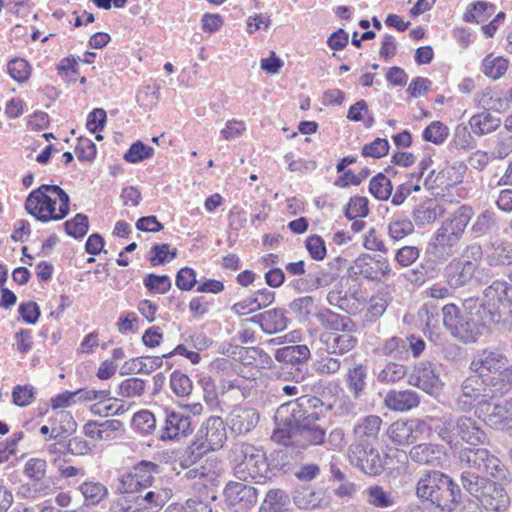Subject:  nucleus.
<instances>
[{
    "label": "nucleus",
    "mask_w": 512,
    "mask_h": 512,
    "mask_svg": "<svg viewBox=\"0 0 512 512\" xmlns=\"http://www.w3.org/2000/svg\"><path fill=\"white\" fill-rule=\"evenodd\" d=\"M25 209L40 222L59 221L70 212V197L58 185L43 184L28 195Z\"/></svg>",
    "instance_id": "nucleus-4"
},
{
    "label": "nucleus",
    "mask_w": 512,
    "mask_h": 512,
    "mask_svg": "<svg viewBox=\"0 0 512 512\" xmlns=\"http://www.w3.org/2000/svg\"><path fill=\"white\" fill-rule=\"evenodd\" d=\"M420 403L417 392L413 390H391L387 392L384 398L385 406L392 411L406 412Z\"/></svg>",
    "instance_id": "nucleus-27"
},
{
    "label": "nucleus",
    "mask_w": 512,
    "mask_h": 512,
    "mask_svg": "<svg viewBox=\"0 0 512 512\" xmlns=\"http://www.w3.org/2000/svg\"><path fill=\"white\" fill-rule=\"evenodd\" d=\"M476 264L470 260L452 259L444 268L443 277L452 289L467 285L474 277Z\"/></svg>",
    "instance_id": "nucleus-17"
},
{
    "label": "nucleus",
    "mask_w": 512,
    "mask_h": 512,
    "mask_svg": "<svg viewBox=\"0 0 512 512\" xmlns=\"http://www.w3.org/2000/svg\"><path fill=\"white\" fill-rule=\"evenodd\" d=\"M474 215L473 208L462 205L444 220L433 233L426 254L437 263H444L458 250L465 229Z\"/></svg>",
    "instance_id": "nucleus-2"
},
{
    "label": "nucleus",
    "mask_w": 512,
    "mask_h": 512,
    "mask_svg": "<svg viewBox=\"0 0 512 512\" xmlns=\"http://www.w3.org/2000/svg\"><path fill=\"white\" fill-rule=\"evenodd\" d=\"M145 391V381L141 378L131 377L122 381L118 394L126 398L140 397Z\"/></svg>",
    "instance_id": "nucleus-57"
},
{
    "label": "nucleus",
    "mask_w": 512,
    "mask_h": 512,
    "mask_svg": "<svg viewBox=\"0 0 512 512\" xmlns=\"http://www.w3.org/2000/svg\"><path fill=\"white\" fill-rule=\"evenodd\" d=\"M466 316L461 318L455 337L470 343L486 334L493 326L491 311L484 307L480 298L470 297L463 303Z\"/></svg>",
    "instance_id": "nucleus-6"
},
{
    "label": "nucleus",
    "mask_w": 512,
    "mask_h": 512,
    "mask_svg": "<svg viewBox=\"0 0 512 512\" xmlns=\"http://www.w3.org/2000/svg\"><path fill=\"white\" fill-rule=\"evenodd\" d=\"M163 365L162 356L136 357L126 361L121 369V375L151 374Z\"/></svg>",
    "instance_id": "nucleus-29"
},
{
    "label": "nucleus",
    "mask_w": 512,
    "mask_h": 512,
    "mask_svg": "<svg viewBox=\"0 0 512 512\" xmlns=\"http://www.w3.org/2000/svg\"><path fill=\"white\" fill-rule=\"evenodd\" d=\"M480 300L487 310L501 309L512 301V286L504 280H495L484 289Z\"/></svg>",
    "instance_id": "nucleus-21"
},
{
    "label": "nucleus",
    "mask_w": 512,
    "mask_h": 512,
    "mask_svg": "<svg viewBox=\"0 0 512 512\" xmlns=\"http://www.w3.org/2000/svg\"><path fill=\"white\" fill-rule=\"evenodd\" d=\"M9 75L17 82H25L30 76V66L22 58H14L7 65Z\"/></svg>",
    "instance_id": "nucleus-64"
},
{
    "label": "nucleus",
    "mask_w": 512,
    "mask_h": 512,
    "mask_svg": "<svg viewBox=\"0 0 512 512\" xmlns=\"http://www.w3.org/2000/svg\"><path fill=\"white\" fill-rule=\"evenodd\" d=\"M379 350L383 356L403 359L408 356L407 340L392 336L383 341Z\"/></svg>",
    "instance_id": "nucleus-46"
},
{
    "label": "nucleus",
    "mask_w": 512,
    "mask_h": 512,
    "mask_svg": "<svg viewBox=\"0 0 512 512\" xmlns=\"http://www.w3.org/2000/svg\"><path fill=\"white\" fill-rule=\"evenodd\" d=\"M170 387L176 396L186 397L191 394L193 384L186 374L175 370L170 376Z\"/></svg>",
    "instance_id": "nucleus-54"
},
{
    "label": "nucleus",
    "mask_w": 512,
    "mask_h": 512,
    "mask_svg": "<svg viewBox=\"0 0 512 512\" xmlns=\"http://www.w3.org/2000/svg\"><path fill=\"white\" fill-rule=\"evenodd\" d=\"M147 290L152 293L164 294L171 288V281L167 275L147 274L143 280Z\"/></svg>",
    "instance_id": "nucleus-61"
},
{
    "label": "nucleus",
    "mask_w": 512,
    "mask_h": 512,
    "mask_svg": "<svg viewBox=\"0 0 512 512\" xmlns=\"http://www.w3.org/2000/svg\"><path fill=\"white\" fill-rule=\"evenodd\" d=\"M338 275L329 269H321L315 273H308V284L313 290H318L330 286Z\"/></svg>",
    "instance_id": "nucleus-63"
},
{
    "label": "nucleus",
    "mask_w": 512,
    "mask_h": 512,
    "mask_svg": "<svg viewBox=\"0 0 512 512\" xmlns=\"http://www.w3.org/2000/svg\"><path fill=\"white\" fill-rule=\"evenodd\" d=\"M263 450L255 447L252 444L246 442H237L233 445L230 451V459L235 465L245 464L249 460H252L257 453H262Z\"/></svg>",
    "instance_id": "nucleus-50"
},
{
    "label": "nucleus",
    "mask_w": 512,
    "mask_h": 512,
    "mask_svg": "<svg viewBox=\"0 0 512 512\" xmlns=\"http://www.w3.org/2000/svg\"><path fill=\"white\" fill-rule=\"evenodd\" d=\"M408 383L431 395L438 392L443 385L437 366L429 361H421L415 365L408 376Z\"/></svg>",
    "instance_id": "nucleus-12"
},
{
    "label": "nucleus",
    "mask_w": 512,
    "mask_h": 512,
    "mask_svg": "<svg viewBox=\"0 0 512 512\" xmlns=\"http://www.w3.org/2000/svg\"><path fill=\"white\" fill-rule=\"evenodd\" d=\"M172 496V490L170 488H163L152 485L151 488L145 490L137 496H134L133 500L136 501L137 505L148 512H158L163 508L167 501Z\"/></svg>",
    "instance_id": "nucleus-24"
},
{
    "label": "nucleus",
    "mask_w": 512,
    "mask_h": 512,
    "mask_svg": "<svg viewBox=\"0 0 512 512\" xmlns=\"http://www.w3.org/2000/svg\"><path fill=\"white\" fill-rule=\"evenodd\" d=\"M373 374L381 384L395 383L408 375V368L400 362L388 361L383 367L375 368Z\"/></svg>",
    "instance_id": "nucleus-33"
},
{
    "label": "nucleus",
    "mask_w": 512,
    "mask_h": 512,
    "mask_svg": "<svg viewBox=\"0 0 512 512\" xmlns=\"http://www.w3.org/2000/svg\"><path fill=\"white\" fill-rule=\"evenodd\" d=\"M323 401L312 395H303L295 401L280 405L274 415L276 428L272 439L280 444H298L302 448L322 445L326 428L319 423Z\"/></svg>",
    "instance_id": "nucleus-1"
},
{
    "label": "nucleus",
    "mask_w": 512,
    "mask_h": 512,
    "mask_svg": "<svg viewBox=\"0 0 512 512\" xmlns=\"http://www.w3.org/2000/svg\"><path fill=\"white\" fill-rule=\"evenodd\" d=\"M434 432V416L423 419L398 420L387 430L389 439L396 445L406 446L416 443L422 437H430Z\"/></svg>",
    "instance_id": "nucleus-8"
},
{
    "label": "nucleus",
    "mask_w": 512,
    "mask_h": 512,
    "mask_svg": "<svg viewBox=\"0 0 512 512\" xmlns=\"http://www.w3.org/2000/svg\"><path fill=\"white\" fill-rule=\"evenodd\" d=\"M479 418H482L488 426L496 430L508 431L512 429L508 401L495 405L487 403L486 406L480 408Z\"/></svg>",
    "instance_id": "nucleus-22"
},
{
    "label": "nucleus",
    "mask_w": 512,
    "mask_h": 512,
    "mask_svg": "<svg viewBox=\"0 0 512 512\" xmlns=\"http://www.w3.org/2000/svg\"><path fill=\"white\" fill-rule=\"evenodd\" d=\"M350 332L329 334L325 340L327 352L342 355L351 351L356 346L357 339Z\"/></svg>",
    "instance_id": "nucleus-34"
},
{
    "label": "nucleus",
    "mask_w": 512,
    "mask_h": 512,
    "mask_svg": "<svg viewBox=\"0 0 512 512\" xmlns=\"http://www.w3.org/2000/svg\"><path fill=\"white\" fill-rule=\"evenodd\" d=\"M191 416L182 410L165 409L160 439L163 441L185 437L192 432Z\"/></svg>",
    "instance_id": "nucleus-13"
},
{
    "label": "nucleus",
    "mask_w": 512,
    "mask_h": 512,
    "mask_svg": "<svg viewBox=\"0 0 512 512\" xmlns=\"http://www.w3.org/2000/svg\"><path fill=\"white\" fill-rule=\"evenodd\" d=\"M500 123V118L492 115L488 111L473 115L469 120L472 132L478 136H483L495 131L500 126Z\"/></svg>",
    "instance_id": "nucleus-36"
},
{
    "label": "nucleus",
    "mask_w": 512,
    "mask_h": 512,
    "mask_svg": "<svg viewBox=\"0 0 512 512\" xmlns=\"http://www.w3.org/2000/svg\"><path fill=\"white\" fill-rule=\"evenodd\" d=\"M225 502L233 512H248L258 500V491L243 482H229L224 488Z\"/></svg>",
    "instance_id": "nucleus-11"
},
{
    "label": "nucleus",
    "mask_w": 512,
    "mask_h": 512,
    "mask_svg": "<svg viewBox=\"0 0 512 512\" xmlns=\"http://www.w3.org/2000/svg\"><path fill=\"white\" fill-rule=\"evenodd\" d=\"M199 436L204 441L200 444L204 452L215 451L223 447L227 440L224 420L219 416L209 417L201 426Z\"/></svg>",
    "instance_id": "nucleus-15"
},
{
    "label": "nucleus",
    "mask_w": 512,
    "mask_h": 512,
    "mask_svg": "<svg viewBox=\"0 0 512 512\" xmlns=\"http://www.w3.org/2000/svg\"><path fill=\"white\" fill-rule=\"evenodd\" d=\"M265 323L264 333L274 334L285 330L288 326V318L286 317L285 310L281 308H274L264 312Z\"/></svg>",
    "instance_id": "nucleus-44"
},
{
    "label": "nucleus",
    "mask_w": 512,
    "mask_h": 512,
    "mask_svg": "<svg viewBox=\"0 0 512 512\" xmlns=\"http://www.w3.org/2000/svg\"><path fill=\"white\" fill-rule=\"evenodd\" d=\"M388 235L393 241H400L411 235L414 230L413 222L406 216L395 215L388 223Z\"/></svg>",
    "instance_id": "nucleus-39"
},
{
    "label": "nucleus",
    "mask_w": 512,
    "mask_h": 512,
    "mask_svg": "<svg viewBox=\"0 0 512 512\" xmlns=\"http://www.w3.org/2000/svg\"><path fill=\"white\" fill-rule=\"evenodd\" d=\"M369 191L375 198L387 200L392 194L391 181L383 173H378L370 180Z\"/></svg>",
    "instance_id": "nucleus-51"
},
{
    "label": "nucleus",
    "mask_w": 512,
    "mask_h": 512,
    "mask_svg": "<svg viewBox=\"0 0 512 512\" xmlns=\"http://www.w3.org/2000/svg\"><path fill=\"white\" fill-rule=\"evenodd\" d=\"M466 169L467 165L463 162L447 165L438 172L431 169L427 173L423 185L427 190L454 186L462 182Z\"/></svg>",
    "instance_id": "nucleus-14"
},
{
    "label": "nucleus",
    "mask_w": 512,
    "mask_h": 512,
    "mask_svg": "<svg viewBox=\"0 0 512 512\" xmlns=\"http://www.w3.org/2000/svg\"><path fill=\"white\" fill-rule=\"evenodd\" d=\"M460 481L464 490L476 499L483 493L484 489L491 483V480L481 476L480 473L463 470L460 476Z\"/></svg>",
    "instance_id": "nucleus-37"
},
{
    "label": "nucleus",
    "mask_w": 512,
    "mask_h": 512,
    "mask_svg": "<svg viewBox=\"0 0 512 512\" xmlns=\"http://www.w3.org/2000/svg\"><path fill=\"white\" fill-rule=\"evenodd\" d=\"M434 432L451 448L461 442L477 446L488 441L487 434L480 423L471 416L461 415L456 418L451 414L434 416Z\"/></svg>",
    "instance_id": "nucleus-5"
},
{
    "label": "nucleus",
    "mask_w": 512,
    "mask_h": 512,
    "mask_svg": "<svg viewBox=\"0 0 512 512\" xmlns=\"http://www.w3.org/2000/svg\"><path fill=\"white\" fill-rule=\"evenodd\" d=\"M509 62L502 56L487 55L481 64L483 74L493 80H498L504 76L508 69Z\"/></svg>",
    "instance_id": "nucleus-41"
},
{
    "label": "nucleus",
    "mask_w": 512,
    "mask_h": 512,
    "mask_svg": "<svg viewBox=\"0 0 512 512\" xmlns=\"http://www.w3.org/2000/svg\"><path fill=\"white\" fill-rule=\"evenodd\" d=\"M154 154V148L144 144L142 141L132 143L128 151L124 154L123 159L128 163H139L149 159Z\"/></svg>",
    "instance_id": "nucleus-53"
},
{
    "label": "nucleus",
    "mask_w": 512,
    "mask_h": 512,
    "mask_svg": "<svg viewBox=\"0 0 512 512\" xmlns=\"http://www.w3.org/2000/svg\"><path fill=\"white\" fill-rule=\"evenodd\" d=\"M382 419L377 415H368L361 419L353 428L355 443H370L378 437Z\"/></svg>",
    "instance_id": "nucleus-30"
},
{
    "label": "nucleus",
    "mask_w": 512,
    "mask_h": 512,
    "mask_svg": "<svg viewBox=\"0 0 512 512\" xmlns=\"http://www.w3.org/2000/svg\"><path fill=\"white\" fill-rule=\"evenodd\" d=\"M477 500L487 511L494 512L505 511L510 504L507 492L495 481H491Z\"/></svg>",
    "instance_id": "nucleus-25"
},
{
    "label": "nucleus",
    "mask_w": 512,
    "mask_h": 512,
    "mask_svg": "<svg viewBox=\"0 0 512 512\" xmlns=\"http://www.w3.org/2000/svg\"><path fill=\"white\" fill-rule=\"evenodd\" d=\"M485 261L491 267L512 264V241L492 238L485 246Z\"/></svg>",
    "instance_id": "nucleus-23"
},
{
    "label": "nucleus",
    "mask_w": 512,
    "mask_h": 512,
    "mask_svg": "<svg viewBox=\"0 0 512 512\" xmlns=\"http://www.w3.org/2000/svg\"><path fill=\"white\" fill-rule=\"evenodd\" d=\"M349 461L370 476L380 475L384 463L379 451L371 443H353L348 449Z\"/></svg>",
    "instance_id": "nucleus-10"
},
{
    "label": "nucleus",
    "mask_w": 512,
    "mask_h": 512,
    "mask_svg": "<svg viewBox=\"0 0 512 512\" xmlns=\"http://www.w3.org/2000/svg\"><path fill=\"white\" fill-rule=\"evenodd\" d=\"M444 455L443 447L432 443H420L414 445L408 457L411 461L420 465L437 466Z\"/></svg>",
    "instance_id": "nucleus-26"
},
{
    "label": "nucleus",
    "mask_w": 512,
    "mask_h": 512,
    "mask_svg": "<svg viewBox=\"0 0 512 512\" xmlns=\"http://www.w3.org/2000/svg\"><path fill=\"white\" fill-rule=\"evenodd\" d=\"M78 490L88 505H97L108 496V489L100 482L85 481Z\"/></svg>",
    "instance_id": "nucleus-42"
},
{
    "label": "nucleus",
    "mask_w": 512,
    "mask_h": 512,
    "mask_svg": "<svg viewBox=\"0 0 512 512\" xmlns=\"http://www.w3.org/2000/svg\"><path fill=\"white\" fill-rule=\"evenodd\" d=\"M416 496L421 501H429L443 511L452 512L462 501L458 484L439 470H425L416 483Z\"/></svg>",
    "instance_id": "nucleus-3"
},
{
    "label": "nucleus",
    "mask_w": 512,
    "mask_h": 512,
    "mask_svg": "<svg viewBox=\"0 0 512 512\" xmlns=\"http://www.w3.org/2000/svg\"><path fill=\"white\" fill-rule=\"evenodd\" d=\"M497 226L496 214L490 210H484L477 215L471 226V232L475 238L483 237Z\"/></svg>",
    "instance_id": "nucleus-45"
},
{
    "label": "nucleus",
    "mask_w": 512,
    "mask_h": 512,
    "mask_svg": "<svg viewBox=\"0 0 512 512\" xmlns=\"http://www.w3.org/2000/svg\"><path fill=\"white\" fill-rule=\"evenodd\" d=\"M268 459L264 453H257L252 460L245 462V464H238L234 466V475L242 480L249 479L256 483H263L270 478Z\"/></svg>",
    "instance_id": "nucleus-18"
},
{
    "label": "nucleus",
    "mask_w": 512,
    "mask_h": 512,
    "mask_svg": "<svg viewBox=\"0 0 512 512\" xmlns=\"http://www.w3.org/2000/svg\"><path fill=\"white\" fill-rule=\"evenodd\" d=\"M492 397V390L483 378L475 373L462 381L455 404L461 412H470L477 406V412L480 414V408L486 406Z\"/></svg>",
    "instance_id": "nucleus-9"
},
{
    "label": "nucleus",
    "mask_w": 512,
    "mask_h": 512,
    "mask_svg": "<svg viewBox=\"0 0 512 512\" xmlns=\"http://www.w3.org/2000/svg\"><path fill=\"white\" fill-rule=\"evenodd\" d=\"M290 506L289 495L282 489L269 490L258 512H288Z\"/></svg>",
    "instance_id": "nucleus-32"
},
{
    "label": "nucleus",
    "mask_w": 512,
    "mask_h": 512,
    "mask_svg": "<svg viewBox=\"0 0 512 512\" xmlns=\"http://www.w3.org/2000/svg\"><path fill=\"white\" fill-rule=\"evenodd\" d=\"M507 363L506 356L499 349H483L474 355L470 369L482 377L488 373L501 371Z\"/></svg>",
    "instance_id": "nucleus-16"
},
{
    "label": "nucleus",
    "mask_w": 512,
    "mask_h": 512,
    "mask_svg": "<svg viewBox=\"0 0 512 512\" xmlns=\"http://www.w3.org/2000/svg\"><path fill=\"white\" fill-rule=\"evenodd\" d=\"M355 263L359 274L371 281H384L391 274V266L388 259L381 256L366 255L357 259Z\"/></svg>",
    "instance_id": "nucleus-19"
},
{
    "label": "nucleus",
    "mask_w": 512,
    "mask_h": 512,
    "mask_svg": "<svg viewBox=\"0 0 512 512\" xmlns=\"http://www.w3.org/2000/svg\"><path fill=\"white\" fill-rule=\"evenodd\" d=\"M368 213V199L366 197L354 196L350 198L345 209V216L348 219L364 218Z\"/></svg>",
    "instance_id": "nucleus-60"
},
{
    "label": "nucleus",
    "mask_w": 512,
    "mask_h": 512,
    "mask_svg": "<svg viewBox=\"0 0 512 512\" xmlns=\"http://www.w3.org/2000/svg\"><path fill=\"white\" fill-rule=\"evenodd\" d=\"M332 354L327 352V355L320 356L312 365V368L321 375H331L337 373L342 363L346 364L349 358L340 360L337 357H332Z\"/></svg>",
    "instance_id": "nucleus-48"
},
{
    "label": "nucleus",
    "mask_w": 512,
    "mask_h": 512,
    "mask_svg": "<svg viewBox=\"0 0 512 512\" xmlns=\"http://www.w3.org/2000/svg\"><path fill=\"white\" fill-rule=\"evenodd\" d=\"M64 228L69 236L82 238L87 234L89 229L88 217L82 213H78L74 218L64 223Z\"/></svg>",
    "instance_id": "nucleus-55"
},
{
    "label": "nucleus",
    "mask_w": 512,
    "mask_h": 512,
    "mask_svg": "<svg viewBox=\"0 0 512 512\" xmlns=\"http://www.w3.org/2000/svg\"><path fill=\"white\" fill-rule=\"evenodd\" d=\"M316 317L326 329L340 332L351 331V319L347 316L335 313L330 309H325L317 313Z\"/></svg>",
    "instance_id": "nucleus-38"
},
{
    "label": "nucleus",
    "mask_w": 512,
    "mask_h": 512,
    "mask_svg": "<svg viewBox=\"0 0 512 512\" xmlns=\"http://www.w3.org/2000/svg\"><path fill=\"white\" fill-rule=\"evenodd\" d=\"M132 425L143 434H151L156 428V419L148 410H141L134 414Z\"/></svg>",
    "instance_id": "nucleus-59"
},
{
    "label": "nucleus",
    "mask_w": 512,
    "mask_h": 512,
    "mask_svg": "<svg viewBox=\"0 0 512 512\" xmlns=\"http://www.w3.org/2000/svg\"><path fill=\"white\" fill-rule=\"evenodd\" d=\"M260 414L254 407L236 406L231 411L228 424L237 435H244L251 432L259 423Z\"/></svg>",
    "instance_id": "nucleus-20"
},
{
    "label": "nucleus",
    "mask_w": 512,
    "mask_h": 512,
    "mask_svg": "<svg viewBox=\"0 0 512 512\" xmlns=\"http://www.w3.org/2000/svg\"><path fill=\"white\" fill-rule=\"evenodd\" d=\"M460 465L464 470L487 474L498 481L507 478V470L502 462L485 448L463 449L459 454Z\"/></svg>",
    "instance_id": "nucleus-7"
},
{
    "label": "nucleus",
    "mask_w": 512,
    "mask_h": 512,
    "mask_svg": "<svg viewBox=\"0 0 512 512\" xmlns=\"http://www.w3.org/2000/svg\"><path fill=\"white\" fill-rule=\"evenodd\" d=\"M292 460L293 457L287 447L273 451L268 460L269 472L273 469L282 470L283 472L289 471L292 466Z\"/></svg>",
    "instance_id": "nucleus-56"
},
{
    "label": "nucleus",
    "mask_w": 512,
    "mask_h": 512,
    "mask_svg": "<svg viewBox=\"0 0 512 512\" xmlns=\"http://www.w3.org/2000/svg\"><path fill=\"white\" fill-rule=\"evenodd\" d=\"M77 429V423L67 411H59L55 416V423L51 427L50 439H59L64 435H71Z\"/></svg>",
    "instance_id": "nucleus-40"
},
{
    "label": "nucleus",
    "mask_w": 512,
    "mask_h": 512,
    "mask_svg": "<svg viewBox=\"0 0 512 512\" xmlns=\"http://www.w3.org/2000/svg\"><path fill=\"white\" fill-rule=\"evenodd\" d=\"M448 134L449 130L447 126L440 121H433L424 129L422 137L425 141L439 145L447 139Z\"/></svg>",
    "instance_id": "nucleus-58"
},
{
    "label": "nucleus",
    "mask_w": 512,
    "mask_h": 512,
    "mask_svg": "<svg viewBox=\"0 0 512 512\" xmlns=\"http://www.w3.org/2000/svg\"><path fill=\"white\" fill-rule=\"evenodd\" d=\"M314 301L313 296H302L294 299L289 304V308L300 321H307L314 310Z\"/></svg>",
    "instance_id": "nucleus-52"
},
{
    "label": "nucleus",
    "mask_w": 512,
    "mask_h": 512,
    "mask_svg": "<svg viewBox=\"0 0 512 512\" xmlns=\"http://www.w3.org/2000/svg\"><path fill=\"white\" fill-rule=\"evenodd\" d=\"M368 379V369L363 363H355L348 368L344 381L354 400H359L365 394Z\"/></svg>",
    "instance_id": "nucleus-28"
},
{
    "label": "nucleus",
    "mask_w": 512,
    "mask_h": 512,
    "mask_svg": "<svg viewBox=\"0 0 512 512\" xmlns=\"http://www.w3.org/2000/svg\"><path fill=\"white\" fill-rule=\"evenodd\" d=\"M367 502L377 508H388L395 504L394 498L379 485H371L365 490Z\"/></svg>",
    "instance_id": "nucleus-49"
},
{
    "label": "nucleus",
    "mask_w": 512,
    "mask_h": 512,
    "mask_svg": "<svg viewBox=\"0 0 512 512\" xmlns=\"http://www.w3.org/2000/svg\"><path fill=\"white\" fill-rule=\"evenodd\" d=\"M310 358L307 345H289L276 350L275 359L279 362L302 364Z\"/></svg>",
    "instance_id": "nucleus-35"
},
{
    "label": "nucleus",
    "mask_w": 512,
    "mask_h": 512,
    "mask_svg": "<svg viewBox=\"0 0 512 512\" xmlns=\"http://www.w3.org/2000/svg\"><path fill=\"white\" fill-rule=\"evenodd\" d=\"M412 217L419 227L431 224L438 217L437 205L431 200L424 202L412 211Z\"/></svg>",
    "instance_id": "nucleus-47"
},
{
    "label": "nucleus",
    "mask_w": 512,
    "mask_h": 512,
    "mask_svg": "<svg viewBox=\"0 0 512 512\" xmlns=\"http://www.w3.org/2000/svg\"><path fill=\"white\" fill-rule=\"evenodd\" d=\"M130 472L139 481L142 491H145L152 487L155 480L154 474L158 472V465L149 461H141Z\"/></svg>",
    "instance_id": "nucleus-43"
},
{
    "label": "nucleus",
    "mask_w": 512,
    "mask_h": 512,
    "mask_svg": "<svg viewBox=\"0 0 512 512\" xmlns=\"http://www.w3.org/2000/svg\"><path fill=\"white\" fill-rule=\"evenodd\" d=\"M512 153V136L499 133L494 142L490 153L492 159H505Z\"/></svg>",
    "instance_id": "nucleus-62"
},
{
    "label": "nucleus",
    "mask_w": 512,
    "mask_h": 512,
    "mask_svg": "<svg viewBox=\"0 0 512 512\" xmlns=\"http://www.w3.org/2000/svg\"><path fill=\"white\" fill-rule=\"evenodd\" d=\"M293 502L300 509H315L328 505L324 492L310 487L297 489L293 495Z\"/></svg>",
    "instance_id": "nucleus-31"
}]
</instances>
